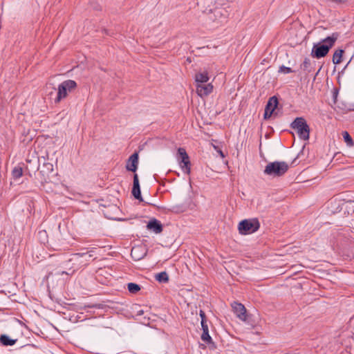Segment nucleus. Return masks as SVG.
I'll return each mask as SVG.
<instances>
[{
	"mask_svg": "<svg viewBox=\"0 0 354 354\" xmlns=\"http://www.w3.org/2000/svg\"><path fill=\"white\" fill-rule=\"evenodd\" d=\"M231 11L230 3L227 1L216 0L214 8L209 10L208 17L217 24H221L226 21Z\"/></svg>",
	"mask_w": 354,
	"mask_h": 354,
	"instance_id": "obj_1",
	"label": "nucleus"
},
{
	"mask_svg": "<svg viewBox=\"0 0 354 354\" xmlns=\"http://www.w3.org/2000/svg\"><path fill=\"white\" fill-rule=\"evenodd\" d=\"M339 37V33L333 32L331 35L323 39L320 42L315 44L312 48L311 55L317 59L325 57Z\"/></svg>",
	"mask_w": 354,
	"mask_h": 354,
	"instance_id": "obj_2",
	"label": "nucleus"
},
{
	"mask_svg": "<svg viewBox=\"0 0 354 354\" xmlns=\"http://www.w3.org/2000/svg\"><path fill=\"white\" fill-rule=\"evenodd\" d=\"M289 165L283 161H274L269 162L265 167L263 173L272 177H279L286 174Z\"/></svg>",
	"mask_w": 354,
	"mask_h": 354,
	"instance_id": "obj_3",
	"label": "nucleus"
},
{
	"mask_svg": "<svg viewBox=\"0 0 354 354\" xmlns=\"http://www.w3.org/2000/svg\"><path fill=\"white\" fill-rule=\"evenodd\" d=\"M260 223L257 218L245 219L239 223L238 230L241 234H250L257 232Z\"/></svg>",
	"mask_w": 354,
	"mask_h": 354,
	"instance_id": "obj_4",
	"label": "nucleus"
},
{
	"mask_svg": "<svg viewBox=\"0 0 354 354\" xmlns=\"http://www.w3.org/2000/svg\"><path fill=\"white\" fill-rule=\"evenodd\" d=\"M77 86V84L74 80H68L64 81L60 84H59L57 88V97L55 99V102H59L62 99L66 97L68 93H71L73 91Z\"/></svg>",
	"mask_w": 354,
	"mask_h": 354,
	"instance_id": "obj_5",
	"label": "nucleus"
},
{
	"mask_svg": "<svg viewBox=\"0 0 354 354\" xmlns=\"http://www.w3.org/2000/svg\"><path fill=\"white\" fill-rule=\"evenodd\" d=\"M291 127L297 131L299 136L306 140L309 138L310 129L303 118H297L291 124Z\"/></svg>",
	"mask_w": 354,
	"mask_h": 354,
	"instance_id": "obj_6",
	"label": "nucleus"
},
{
	"mask_svg": "<svg viewBox=\"0 0 354 354\" xmlns=\"http://www.w3.org/2000/svg\"><path fill=\"white\" fill-rule=\"evenodd\" d=\"M178 161L180 169L183 173L189 174L191 172V163L189 158L184 148H178Z\"/></svg>",
	"mask_w": 354,
	"mask_h": 354,
	"instance_id": "obj_7",
	"label": "nucleus"
},
{
	"mask_svg": "<svg viewBox=\"0 0 354 354\" xmlns=\"http://www.w3.org/2000/svg\"><path fill=\"white\" fill-rule=\"evenodd\" d=\"M178 161L180 169L183 173L189 174L191 172V163L189 158L184 148H178Z\"/></svg>",
	"mask_w": 354,
	"mask_h": 354,
	"instance_id": "obj_8",
	"label": "nucleus"
},
{
	"mask_svg": "<svg viewBox=\"0 0 354 354\" xmlns=\"http://www.w3.org/2000/svg\"><path fill=\"white\" fill-rule=\"evenodd\" d=\"M232 307L233 308L234 313L239 319L242 321L246 320V309L242 304L234 302L232 304Z\"/></svg>",
	"mask_w": 354,
	"mask_h": 354,
	"instance_id": "obj_9",
	"label": "nucleus"
},
{
	"mask_svg": "<svg viewBox=\"0 0 354 354\" xmlns=\"http://www.w3.org/2000/svg\"><path fill=\"white\" fill-rule=\"evenodd\" d=\"M213 86L212 84H200L196 86V93L201 97L208 95L212 93Z\"/></svg>",
	"mask_w": 354,
	"mask_h": 354,
	"instance_id": "obj_10",
	"label": "nucleus"
},
{
	"mask_svg": "<svg viewBox=\"0 0 354 354\" xmlns=\"http://www.w3.org/2000/svg\"><path fill=\"white\" fill-rule=\"evenodd\" d=\"M138 165V155L137 153H133L129 158L127 163V169L135 172L137 170Z\"/></svg>",
	"mask_w": 354,
	"mask_h": 354,
	"instance_id": "obj_11",
	"label": "nucleus"
},
{
	"mask_svg": "<svg viewBox=\"0 0 354 354\" xmlns=\"http://www.w3.org/2000/svg\"><path fill=\"white\" fill-rule=\"evenodd\" d=\"M147 228L156 234H159L162 231L161 223L156 218H153L148 222Z\"/></svg>",
	"mask_w": 354,
	"mask_h": 354,
	"instance_id": "obj_12",
	"label": "nucleus"
},
{
	"mask_svg": "<svg viewBox=\"0 0 354 354\" xmlns=\"http://www.w3.org/2000/svg\"><path fill=\"white\" fill-rule=\"evenodd\" d=\"M132 194L138 200L142 201L140 188L138 176L136 174L133 176V185L132 188Z\"/></svg>",
	"mask_w": 354,
	"mask_h": 354,
	"instance_id": "obj_13",
	"label": "nucleus"
},
{
	"mask_svg": "<svg viewBox=\"0 0 354 354\" xmlns=\"http://www.w3.org/2000/svg\"><path fill=\"white\" fill-rule=\"evenodd\" d=\"M201 327H202V330H203V333L201 335V339L207 344L212 343V339L211 336L209 334V329H208L207 324H203V325H201Z\"/></svg>",
	"mask_w": 354,
	"mask_h": 354,
	"instance_id": "obj_14",
	"label": "nucleus"
},
{
	"mask_svg": "<svg viewBox=\"0 0 354 354\" xmlns=\"http://www.w3.org/2000/svg\"><path fill=\"white\" fill-rule=\"evenodd\" d=\"M277 104H278V100H277V97L272 96L269 99V100L266 106L265 109L273 113L274 109L277 108Z\"/></svg>",
	"mask_w": 354,
	"mask_h": 354,
	"instance_id": "obj_15",
	"label": "nucleus"
},
{
	"mask_svg": "<svg viewBox=\"0 0 354 354\" xmlns=\"http://www.w3.org/2000/svg\"><path fill=\"white\" fill-rule=\"evenodd\" d=\"M209 76L207 72L198 73L195 76V80L198 84H205L209 80Z\"/></svg>",
	"mask_w": 354,
	"mask_h": 354,
	"instance_id": "obj_16",
	"label": "nucleus"
},
{
	"mask_svg": "<svg viewBox=\"0 0 354 354\" xmlns=\"http://www.w3.org/2000/svg\"><path fill=\"white\" fill-rule=\"evenodd\" d=\"M155 279L159 283H167L169 281V276L166 272H161L155 275Z\"/></svg>",
	"mask_w": 354,
	"mask_h": 354,
	"instance_id": "obj_17",
	"label": "nucleus"
},
{
	"mask_svg": "<svg viewBox=\"0 0 354 354\" xmlns=\"http://www.w3.org/2000/svg\"><path fill=\"white\" fill-rule=\"evenodd\" d=\"M1 343L4 346H12L15 344L16 339H10L6 335H2L0 337Z\"/></svg>",
	"mask_w": 354,
	"mask_h": 354,
	"instance_id": "obj_18",
	"label": "nucleus"
},
{
	"mask_svg": "<svg viewBox=\"0 0 354 354\" xmlns=\"http://www.w3.org/2000/svg\"><path fill=\"white\" fill-rule=\"evenodd\" d=\"M344 50L342 49L337 50L333 57V62L335 64H338L341 62Z\"/></svg>",
	"mask_w": 354,
	"mask_h": 354,
	"instance_id": "obj_19",
	"label": "nucleus"
},
{
	"mask_svg": "<svg viewBox=\"0 0 354 354\" xmlns=\"http://www.w3.org/2000/svg\"><path fill=\"white\" fill-rule=\"evenodd\" d=\"M91 252H93V250H91V251H89L87 253H75V254H73V259H77L78 258H80V257H85V260L86 261H89L91 259V258H92L93 257V254H91Z\"/></svg>",
	"mask_w": 354,
	"mask_h": 354,
	"instance_id": "obj_20",
	"label": "nucleus"
},
{
	"mask_svg": "<svg viewBox=\"0 0 354 354\" xmlns=\"http://www.w3.org/2000/svg\"><path fill=\"white\" fill-rule=\"evenodd\" d=\"M12 175L14 179H18L23 175V169L21 167H15L12 171Z\"/></svg>",
	"mask_w": 354,
	"mask_h": 354,
	"instance_id": "obj_21",
	"label": "nucleus"
},
{
	"mask_svg": "<svg viewBox=\"0 0 354 354\" xmlns=\"http://www.w3.org/2000/svg\"><path fill=\"white\" fill-rule=\"evenodd\" d=\"M128 290L131 293H136L140 290V287L139 285L134 283H128Z\"/></svg>",
	"mask_w": 354,
	"mask_h": 354,
	"instance_id": "obj_22",
	"label": "nucleus"
},
{
	"mask_svg": "<svg viewBox=\"0 0 354 354\" xmlns=\"http://www.w3.org/2000/svg\"><path fill=\"white\" fill-rule=\"evenodd\" d=\"M310 61L309 59L306 58L303 63L300 66V68L305 71H310Z\"/></svg>",
	"mask_w": 354,
	"mask_h": 354,
	"instance_id": "obj_23",
	"label": "nucleus"
},
{
	"mask_svg": "<svg viewBox=\"0 0 354 354\" xmlns=\"http://www.w3.org/2000/svg\"><path fill=\"white\" fill-rule=\"evenodd\" d=\"M343 138L344 141L347 143L348 145L352 146L353 145V140L347 131H344L342 133Z\"/></svg>",
	"mask_w": 354,
	"mask_h": 354,
	"instance_id": "obj_24",
	"label": "nucleus"
},
{
	"mask_svg": "<svg viewBox=\"0 0 354 354\" xmlns=\"http://www.w3.org/2000/svg\"><path fill=\"white\" fill-rule=\"evenodd\" d=\"M279 72L281 73H284V74H288V73H292L294 71L290 67L281 66L279 69Z\"/></svg>",
	"mask_w": 354,
	"mask_h": 354,
	"instance_id": "obj_25",
	"label": "nucleus"
},
{
	"mask_svg": "<svg viewBox=\"0 0 354 354\" xmlns=\"http://www.w3.org/2000/svg\"><path fill=\"white\" fill-rule=\"evenodd\" d=\"M199 315H200V317L201 318V325H203V324H207V323H206V316H205V314L204 311L201 310L200 313H199Z\"/></svg>",
	"mask_w": 354,
	"mask_h": 354,
	"instance_id": "obj_26",
	"label": "nucleus"
},
{
	"mask_svg": "<svg viewBox=\"0 0 354 354\" xmlns=\"http://www.w3.org/2000/svg\"><path fill=\"white\" fill-rule=\"evenodd\" d=\"M139 250V248H133L132 250H131V255L133 258H134L136 260H139L142 257H138L136 255V253L137 252V251Z\"/></svg>",
	"mask_w": 354,
	"mask_h": 354,
	"instance_id": "obj_27",
	"label": "nucleus"
},
{
	"mask_svg": "<svg viewBox=\"0 0 354 354\" xmlns=\"http://www.w3.org/2000/svg\"><path fill=\"white\" fill-rule=\"evenodd\" d=\"M272 114V113L271 111L265 109L264 115H263L264 119L266 120V119L270 118L271 117Z\"/></svg>",
	"mask_w": 354,
	"mask_h": 354,
	"instance_id": "obj_28",
	"label": "nucleus"
},
{
	"mask_svg": "<svg viewBox=\"0 0 354 354\" xmlns=\"http://www.w3.org/2000/svg\"><path fill=\"white\" fill-rule=\"evenodd\" d=\"M218 153L220 154V156H221L222 158H224V157H225V156H224V154H223V151H222L221 150H218Z\"/></svg>",
	"mask_w": 354,
	"mask_h": 354,
	"instance_id": "obj_29",
	"label": "nucleus"
},
{
	"mask_svg": "<svg viewBox=\"0 0 354 354\" xmlns=\"http://www.w3.org/2000/svg\"><path fill=\"white\" fill-rule=\"evenodd\" d=\"M45 233H46L45 232H39L40 234H44Z\"/></svg>",
	"mask_w": 354,
	"mask_h": 354,
	"instance_id": "obj_30",
	"label": "nucleus"
}]
</instances>
